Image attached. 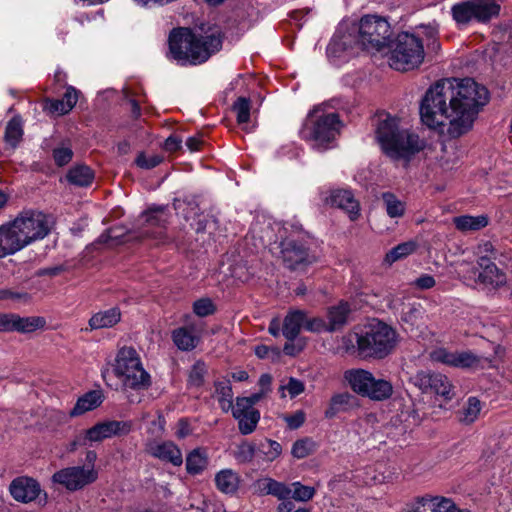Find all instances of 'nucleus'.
I'll list each match as a JSON object with an SVG mask.
<instances>
[{"instance_id":"30","label":"nucleus","mask_w":512,"mask_h":512,"mask_svg":"<svg viewBox=\"0 0 512 512\" xmlns=\"http://www.w3.org/2000/svg\"><path fill=\"white\" fill-rule=\"evenodd\" d=\"M306 313L302 310L290 311L284 318L282 333L288 341H293L304 327Z\"/></svg>"},{"instance_id":"50","label":"nucleus","mask_w":512,"mask_h":512,"mask_svg":"<svg viewBox=\"0 0 512 512\" xmlns=\"http://www.w3.org/2000/svg\"><path fill=\"white\" fill-rule=\"evenodd\" d=\"M250 100L245 97H239L233 105L236 112L237 122L239 124H246L250 119Z\"/></svg>"},{"instance_id":"33","label":"nucleus","mask_w":512,"mask_h":512,"mask_svg":"<svg viewBox=\"0 0 512 512\" xmlns=\"http://www.w3.org/2000/svg\"><path fill=\"white\" fill-rule=\"evenodd\" d=\"M239 476L232 469H223L215 475L217 489L225 494H233L239 487Z\"/></svg>"},{"instance_id":"10","label":"nucleus","mask_w":512,"mask_h":512,"mask_svg":"<svg viewBox=\"0 0 512 512\" xmlns=\"http://www.w3.org/2000/svg\"><path fill=\"white\" fill-rule=\"evenodd\" d=\"M26 247L45 238L51 230L50 218L40 211H25L11 221Z\"/></svg>"},{"instance_id":"8","label":"nucleus","mask_w":512,"mask_h":512,"mask_svg":"<svg viewBox=\"0 0 512 512\" xmlns=\"http://www.w3.org/2000/svg\"><path fill=\"white\" fill-rule=\"evenodd\" d=\"M341 121L338 114H320V109H314L304 125L303 138L314 142L317 148H326L340 132Z\"/></svg>"},{"instance_id":"5","label":"nucleus","mask_w":512,"mask_h":512,"mask_svg":"<svg viewBox=\"0 0 512 512\" xmlns=\"http://www.w3.org/2000/svg\"><path fill=\"white\" fill-rule=\"evenodd\" d=\"M388 48V64L396 71L416 69L425 58L423 40L409 31L398 33L390 41Z\"/></svg>"},{"instance_id":"55","label":"nucleus","mask_w":512,"mask_h":512,"mask_svg":"<svg viewBox=\"0 0 512 512\" xmlns=\"http://www.w3.org/2000/svg\"><path fill=\"white\" fill-rule=\"evenodd\" d=\"M411 33L417 34L418 37L423 41L425 40L427 44L431 39L438 37L439 31L436 24H421L416 26Z\"/></svg>"},{"instance_id":"31","label":"nucleus","mask_w":512,"mask_h":512,"mask_svg":"<svg viewBox=\"0 0 512 512\" xmlns=\"http://www.w3.org/2000/svg\"><path fill=\"white\" fill-rule=\"evenodd\" d=\"M121 320L119 308L113 307L105 311H99L89 319L91 330L110 328L115 326Z\"/></svg>"},{"instance_id":"19","label":"nucleus","mask_w":512,"mask_h":512,"mask_svg":"<svg viewBox=\"0 0 512 512\" xmlns=\"http://www.w3.org/2000/svg\"><path fill=\"white\" fill-rule=\"evenodd\" d=\"M477 264L480 268V272L477 277L478 282L493 287H499L505 284V274L496 266L493 261H491V257L488 255L479 256Z\"/></svg>"},{"instance_id":"23","label":"nucleus","mask_w":512,"mask_h":512,"mask_svg":"<svg viewBox=\"0 0 512 512\" xmlns=\"http://www.w3.org/2000/svg\"><path fill=\"white\" fill-rule=\"evenodd\" d=\"M146 451L152 457L163 462H169L174 466H180L183 463L181 450L171 441L149 443L146 447Z\"/></svg>"},{"instance_id":"6","label":"nucleus","mask_w":512,"mask_h":512,"mask_svg":"<svg viewBox=\"0 0 512 512\" xmlns=\"http://www.w3.org/2000/svg\"><path fill=\"white\" fill-rule=\"evenodd\" d=\"M113 372L126 389L145 390L151 385L150 375L143 368L139 354L132 347L119 349Z\"/></svg>"},{"instance_id":"4","label":"nucleus","mask_w":512,"mask_h":512,"mask_svg":"<svg viewBox=\"0 0 512 512\" xmlns=\"http://www.w3.org/2000/svg\"><path fill=\"white\" fill-rule=\"evenodd\" d=\"M396 345V331L384 322L373 321L357 336V355L361 359H383Z\"/></svg>"},{"instance_id":"26","label":"nucleus","mask_w":512,"mask_h":512,"mask_svg":"<svg viewBox=\"0 0 512 512\" xmlns=\"http://www.w3.org/2000/svg\"><path fill=\"white\" fill-rule=\"evenodd\" d=\"M453 501L449 498L425 496L417 498L413 504V512H451Z\"/></svg>"},{"instance_id":"38","label":"nucleus","mask_w":512,"mask_h":512,"mask_svg":"<svg viewBox=\"0 0 512 512\" xmlns=\"http://www.w3.org/2000/svg\"><path fill=\"white\" fill-rule=\"evenodd\" d=\"M456 228L462 232L477 231L487 226L488 219L486 216H470L463 215L454 218Z\"/></svg>"},{"instance_id":"34","label":"nucleus","mask_w":512,"mask_h":512,"mask_svg":"<svg viewBox=\"0 0 512 512\" xmlns=\"http://www.w3.org/2000/svg\"><path fill=\"white\" fill-rule=\"evenodd\" d=\"M208 466V454L204 448H195L186 456V470L188 474L198 475Z\"/></svg>"},{"instance_id":"42","label":"nucleus","mask_w":512,"mask_h":512,"mask_svg":"<svg viewBox=\"0 0 512 512\" xmlns=\"http://www.w3.org/2000/svg\"><path fill=\"white\" fill-rule=\"evenodd\" d=\"M381 198L389 217L399 218L404 215L405 204L395 194L384 192Z\"/></svg>"},{"instance_id":"41","label":"nucleus","mask_w":512,"mask_h":512,"mask_svg":"<svg viewBox=\"0 0 512 512\" xmlns=\"http://www.w3.org/2000/svg\"><path fill=\"white\" fill-rule=\"evenodd\" d=\"M418 247L417 242L415 241H407L398 244L394 248H392L385 256V262L388 264H393L394 262L403 259L409 255H411Z\"/></svg>"},{"instance_id":"21","label":"nucleus","mask_w":512,"mask_h":512,"mask_svg":"<svg viewBox=\"0 0 512 512\" xmlns=\"http://www.w3.org/2000/svg\"><path fill=\"white\" fill-rule=\"evenodd\" d=\"M25 247V242L21 239L12 222L0 226V258L13 255Z\"/></svg>"},{"instance_id":"45","label":"nucleus","mask_w":512,"mask_h":512,"mask_svg":"<svg viewBox=\"0 0 512 512\" xmlns=\"http://www.w3.org/2000/svg\"><path fill=\"white\" fill-rule=\"evenodd\" d=\"M257 449L266 461L275 460L282 452L281 445L277 441L270 439L261 441Z\"/></svg>"},{"instance_id":"60","label":"nucleus","mask_w":512,"mask_h":512,"mask_svg":"<svg viewBox=\"0 0 512 512\" xmlns=\"http://www.w3.org/2000/svg\"><path fill=\"white\" fill-rule=\"evenodd\" d=\"M29 299L30 296L26 292H15L10 289H0V300L27 302Z\"/></svg>"},{"instance_id":"18","label":"nucleus","mask_w":512,"mask_h":512,"mask_svg":"<svg viewBox=\"0 0 512 512\" xmlns=\"http://www.w3.org/2000/svg\"><path fill=\"white\" fill-rule=\"evenodd\" d=\"M431 358L436 362L459 368H469L479 363L477 356L471 352H450L444 348L434 350Z\"/></svg>"},{"instance_id":"27","label":"nucleus","mask_w":512,"mask_h":512,"mask_svg":"<svg viewBox=\"0 0 512 512\" xmlns=\"http://www.w3.org/2000/svg\"><path fill=\"white\" fill-rule=\"evenodd\" d=\"M372 374L362 368H352L343 373V379L353 392L364 397Z\"/></svg>"},{"instance_id":"57","label":"nucleus","mask_w":512,"mask_h":512,"mask_svg":"<svg viewBox=\"0 0 512 512\" xmlns=\"http://www.w3.org/2000/svg\"><path fill=\"white\" fill-rule=\"evenodd\" d=\"M44 111L49 114L65 115L69 113L61 99H47L44 104Z\"/></svg>"},{"instance_id":"20","label":"nucleus","mask_w":512,"mask_h":512,"mask_svg":"<svg viewBox=\"0 0 512 512\" xmlns=\"http://www.w3.org/2000/svg\"><path fill=\"white\" fill-rule=\"evenodd\" d=\"M25 247V242L21 239L12 222L0 226V258L13 255Z\"/></svg>"},{"instance_id":"11","label":"nucleus","mask_w":512,"mask_h":512,"mask_svg":"<svg viewBox=\"0 0 512 512\" xmlns=\"http://www.w3.org/2000/svg\"><path fill=\"white\" fill-rule=\"evenodd\" d=\"M132 424L129 421L100 422L79 434L72 443V450L76 446H86L89 442H101L114 436H124L130 433Z\"/></svg>"},{"instance_id":"2","label":"nucleus","mask_w":512,"mask_h":512,"mask_svg":"<svg viewBox=\"0 0 512 512\" xmlns=\"http://www.w3.org/2000/svg\"><path fill=\"white\" fill-rule=\"evenodd\" d=\"M223 34L217 26L174 29L169 36L171 57L181 65H199L218 52Z\"/></svg>"},{"instance_id":"14","label":"nucleus","mask_w":512,"mask_h":512,"mask_svg":"<svg viewBox=\"0 0 512 512\" xmlns=\"http://www.w3.org/2000/svg\"><path fill=\"white\" fill-rule=\"evenodd\" d=\"M98 472L93 467L73 466L61 469L53 474L54 483L64 486L70 491L82 489L96 481Z\"/></svg>"},{"instance_id":"49","label":"nucleus","mask_w":512,"mask_h":512,"mask_svg":"<svg viewBox=\"0 0 512 512\" xmlns=\"http://www.w3.org/2000/svg\"><path fill=\"white\" fill-rule=\"evenodd\" d=\"M73 157V150L70 144L62 143L53 149V159L57 166L68 164Z\"/></svg>"},{"instance_id":"28","label":"nucleus","mask_w":512,"mask_h":512,"mask_svg":"<svg viewBox=\"0 0 512 512\" xmlns=\"http://www.w3.org/2000/svg\"><path fill=\"white\" fill-rule=\"evenodd\" d=\"M393 393L394 387L390 380L385 378H376L372 374L364 397L372 401L382 402L390 399Z\"/></svg>"},{"instance_id":"46","label":"nucleus","mask_w":512,"mask_h":512,"mask_svg":"<svg viewBox=\"0 0 512 512\" xmlns=\"http://www.w3.org/2000/svg\"><path fill=\"white\" fill-rule=\"evenodd\" d=\"M316 450V443L311 438H303L294 442L291 454L297 459H303Z\"/></svg>"},{"instance_id":"25","label":"nucleus","mask_w":512,"mask_h":512,"mask_svg":"<svg viewBox=\"0 0 512 512\" xmlns=\"http://www.w3.org/2000/svg\"><path fill=\"white\" fill-rule=\"evenodd\" d=\"M329 202L348 213L351 220H356L360 215V205L353 193L349 190H335L331 193Z\"/></svg>"},{"instance_id":"13","label":"nucleus","mask_w":512,"mask_h":512,"mask_svg":"<svg viewBox=\"0 0 512 512\" xmlns=\"http://www.w3.org/2000/svg\"><path fill=\"white\" fill-rule=\"evenodd\" d=\"M411 381L423 393L433 392L446 401L452 400L455 396L451 381L441 373L419 371L411 377Z\"/></svg>"},{"instance_id":"32","label":"nucleus","mask_w":512,"mask_h":512,"mask_svg":"<svg viewBox=\"0 0 512 512\" xmlns=\"http://www.w3.org/2000/svg\"><path fill=\"white\" fill-rule=\"evenodd\" d=\"M103 396L100 391L93 390L80 397L73 409L69 412L71 417L79 416L101 405Z\"/></svg>"},{"instance_id":"16","label":"nucleus","mask_w":512,"mask_h":512,"mask_svg":"<svg viewBox=\"0 0 512 512\" xmlns=\"http://www.w3.org/2000/svg\"><path fill=\"white\" fill-rule=\"evenodd\" d=\"M174 209L182 215L186 221H190L191 227L197 232H205L209 221L200 213L199 203L196 199L175 200Z\"/></svg>"},{"instance_id":"56","label":"nucleus","mask_w":512,"mask_h":512,"mask_svg":"<svg viewBox=\"0 0 512 512\" xmlns=\"http://www.w3.org/2000/svg\"><path fill=\"white\" fill-rule=\"evenodd\" d=\"M282 391L287 390L291 398H295L305 390L304 383L294 377H290L287 384L280 387Z\"/></svg>"},{"instance_id":"1","label":"nucleus","mask_w":512,"mask_h":512,"mask_svg":"<svg viewBox=\"0 0 512 512\" xmlns=\"http://www.w3.org/2000/svg\"><path fill=\"white\" fill-rule=\"evenodd\" d=\"M488 100V90L471 78L443 79L426 92L420 106L421 120L434 129L447 126L448 136L458 138L472 128Z\"/></svg>"},{"instance_id":"64","label":"nucleus","mask_w":512,"mask_h":512,"mask_svg":"<svg viewBox=\"0 0 512 512\" xmlns=\"http://www.w3.org/2000/svg\"><path fill=\"white\" fill-rule=\"evenodd\" d=\"M305 422V413L301 410L296 411L293 415L286 417V423L290 429H298Z\"/></svg>"},{"instance_id":"61","label":"nucleus","mask_w":512,"mask_h":512,"mask_svg":"<svg viewBox=\"0 0 512 512\" xmlns=\"http://www.w3.org/2000/svg\"><path fill=\"white\" fill-rule=\"evenodd\" d=\"M79 98V91L73 86H69L61 99L66 106V109L70 112L77 104Z\"/></svg>"},{"instance_id":"39","label":"nucleus","mask_w":512,"mask_h":512,"mask_svg":"<svg viewBox=\"0 0 512 512\" xmlns=\"http://www.w3.org/2000/svg\"><path fill=\"white\" fill-rule=\"evenodd\" d=\"M215 394L220 408L224 412L230 411L233 404V391L229 380L215 382Z\"/></svg>"},{"instance_id":"40","label":"nucleus","mask_w":512,"mask_h":512,"mask_svg":"<svg viewBox=\"0 0 512 512\" xmlns=\"http://www.w3.org/2000/svg\"><path fill=\"white\" fill-rule=\"evenodd\" d=\"M481 409L480 400L476 397H469L460 412L459 421L464 424H472L477 420Z\"/></svg>"},{"instance_id":"29","label":"nucleus","mask_w":512,"mask_h":512,"mask_svg":"<svg viewBox=\"0 0 512 512\" xmlns=\"http://www.w3.org/2000/svg\"><path fill=\"white\" fill-rule=\"evenodd\" d=\"M46 320L40 316L21 317L18 314L10 315V332L31 333L44 328Z\"/></svg>"},{"instance_id":"59","label":"nucleus","mask_w":512,"mask_h":512,"mask_svg":"<svg viewBox=\"0 0 512 512\" xmlns=\"http://www.w3.org/2000/svg\"><path fill=\"white\" fill-rule=\"evenodd\" d=\"M304 328L310 332L328 331L327 322H325L322 318L319 317H314L310 319L306 317V320L304 321Z\"/></svg>"},{"instance_id":"48","label":"nucleus","mask_w":512,"mask_h":512,"mask_svg":"<svg viewBox=\"0 0 512 512\" xmlns=\"http://www.w3.org/2000/svg\"><path fill=\"white\" fill-rule=\"evenodd\" d=\"M255 453L256 446L244 441L237 446L234 452V457L239 463H249L253 460Z\"/></svg>"},{"instance_id":"58","label":"nucleus","mask_w":512,"mask_h":512,"mask_svg":"<svg viewBox=\"0 0 512 512\" xmlns=\"http://www.w3.org/2000/svg\"><path fill=\"white\" fill-rule=\"evenodd\" d=\"M232 415L234 418H240L241 414H248L249 411H258L253 408L248 400L243 399V397H237L235 405L232 404V408H230Z\"/></svg>"},{"instance_id":"43","label":"nucleus","mask_w":512,"mask_h":512,"mask_svg":"<svg viewBox=\"0 0 512 512\" xmlns=\"http://www.w3.org/2000/svg\"><path fill=\"white\" fill-rule=\"evenodd\" d=\"M23 136L21 120L17 117L12 118L6 125L5 142L13 149L19 144Z\"/></svg>"},{"instance_id":"52","label":"nucleus","mask_w":512,"mask_h":512,"mask_svg":"<svg viewBox=\"0 0 512 512\" xmlns=\"http://www.w3.org/2000/svg\"><path fill=\"white\" fill-rule=\"evenodd\" d=\"M216 307L210 298H200L193 303V312L199 317L212 315Z\"/></svg>"},{"instance_id":"37","label":"nucleus","mask_w":512,"mask_h":512,"mask_svg":"<svg viewBox=\"0 0 512 512\" xmlns=\"http://www.w3.org/2000/svg\"><path fill=\"white\" fill-rule=\"evenodd\" d=\"M66 178L73 185L87 187L92 184L94 173L88 166L76 165L68 171Z\"/></svg>"},{"instance_id":"24","label":"nucleus","mask_w":512,"mask_h":512,"mask_svg":"<svg viewBox=\"0 0 512 512\" xmlns=\"http://www.w3.org/2000/svg\"><path fill=\"white\" fill-rule=\"evenodd\" d=\"M172 341L181 351H191L200 342L201 333L195 324L179 327L172 332Z\"/></svg>"},{"instance_id":"63","label":"nucleus","mask_w":512,"mask_h":512,"mask_svg":"<svg viewBox=\"0 0 512 512\" xmlns=\"http://www.w3.org/2000/svg\"><path fill=\"white\" fill-rule=\"evenodd\" d=\"M273 480L272 478L265 477L258 479L254 483L255 491L260 495H271L272 494V488H273Z\"/></svg>"},{"instance_id":"9","label":"nucleus","mask_w":512,"mask_h":512,"mask_svg":"<svg viewBox=\"0 0 512 512\" xmlns=\"http://www.w3.org/2000/svg\"><path fill=\"white\" fill-rule=\"evenodd\" d=\"M500 4L496 0H465L451 8L457 24L467 25L472 21L487 23L500 13Z\"/></svg>"},{"instance_id":"3","label":"nucleus","mask_w":512,"mask_h":512,"mask_svg":"<svg viewBox=\"0 0 512 512\" xmlns=\"http://www.w3.org/2000/svg\"><path fill=\"white\" fill-rule=\"evenodd\" d=\"M376 138L383 152L393 161L409 162L425 147V141L415 132L402 127L395 117L386 115L376 128Z\"/></svg>"},{"instance_id":"36","label":"nucleus","mask_w":512,"mask_h":512,"mask_svg":"<svg viewBox=\"0 0 512 512\" xmlns=\"http://www.w3.org/2000/svg\"><path fill=\"white\" fill-rule=\"evenodd\" d=\"M353 396L348 393H338L331 397L329 405L325 410V417L327 419L334 418L338 413L345 412L351 408V401Z\"/></svg>"},{"instance_id":"62","label":"nucleus","mask_w":512,"mask_h":512,"mask_svg":"<svg viewBox=\"0 0 512 512\" xmlns=\"http://www.w3.org/2000/svg\"><path fill=\"white\" fill-rule=\"evenodd\" d=\"M272 494L279 500H286L291 496L292 489L282 482L273 480Z\"/></svg>"},{"instance_id":"35","label":"nucleus","mask_w":512,"mask_h":512,"mask_svg":"<svg viewBox=\"0 0 512 512\" xmlns=\"http://www.w3.org/2000/svg\"><path fill=\"white\" fill-rule=\"evenodd\" d=\"M350 312L348 303L341 302L328 310V332H334L341 329L347 323V317Z\"/></svg>"},{"instance_id":"51","label":"nucleus","mask_w":512,"mask_h":512,"mask_svg":"<svg viewBox=\"0 0 512 512\" xmlns=\"http://www.w3.org/2000/svg\"><path fill=\"white\" fill-rule=\"evenodd\" d=\"M145 217L149 225L162 227L167 222L166 207L158 206L150 208L146 212Z\"/></svg>"},{"instance_id":"53","label":"nucleus","mask_w":512,"mask_h":512,"mask_svg":"<svg viewBox=\"0 0 512 512\" xmlns=\"http://www.w3.org/2000/svg\"><path fill=\"white\" fill-rule=\"evenodd\" d=\"M291 495L297 501H309L315 494V489L310 486L302 485L300 482L292 483Z\"/></svg>"},{"instance_id":"47","label":"nucleus","mask_w":512,"mask_h":512,"mask_svg":"<svg viewBox=\"0 0 512 512\" xmlns=\"http://www.w3.org/2000/svg\"><path fill=\"white\" fill-rule=\"evenodd\" d=\"M207 366L203 361H197L191 368L188 376V384L193 387H200L204 384Z\"/></svg>"},{"instance_id":"54","label":"nucleus","mask_w":512,"mask_h":512,"mask_svg":"<svg viewBox=\"0 0 512 512\" xmlns=\"http://www.w3.org/2000/svg\"><path fill=\"white\" fill-rule=\"evenodd\" d=\"M163 161V157L157 154L146 155L144 152H140L135 159L136 165L141 169H152L158 166Z\"/></svg>"},{"instance_id":"15","label":"nucleus","mask_w":512,"mask_h":512,"mask_svg":"<svg viewBox=\"0 0 512 512\" xmlns=\"http://www.w3.org/2000/svg\"><path fill=\"white\" fill-rule=\"evenodd\" d=\"M354 45H358L356 35L351 32L338 30L327 46V56L334 62L346 61L352 54Z\"/></svg>"},{"instance_id":"7","label":"nucleus","mask_w":512,"mask_h":512,"mask_svg":"<svg viewBox=\"0 0 512 512\" xmlns=\"http://www.w3.org/2000/svg\"><path fill=\"white\" fill-rule=\"evenodd\" d=\"M358 45L365 50L381 51L388 47L391 27L386 18L378 15H365L353 27Z\"/></svg>"},{"instance_id":"44","label":"nucleus","mask_w":512,"mask_h":512,"mask_svg":"<svg viewBox=\"0 0 512 512\" xmlns=\"http://www.w3.org/2000/svg\"><path fill=\"white\" fill-rule=\"evenodd\" d=\"M235 419L238 421L239 432L242 435H248L255 431L260 420V413L259 411H249L248 414H241L240 418Z\"/></svg>"},{"instance_id":"12","label":"nucleus","mask_w":512,"mask_h":512,"mask_svg":"<svg viewBox=\"0 0 512 512\" xmlns=\"http://www.w3.org/2000/svg\"><path fill=\"white\" fill-rule=\"evenodd\" d=\"M9 492L14 500L20 503L37 502L39 505H46L47 493L42 490L40 483L28 476H19L13 479L9 485Z\"/></svg>"},{"instance_id":"22","label":"nucleus","mask_w":512,"mask_h":512,"mask_svg":"<svg viewBox=\"0 0 512 512\" xmlns=\"http://www.w3.org/2000/svg\"><path fill=\"white\" fill-rule=\"evenodd\" d=\"M25 247V242L21 239L12 222L0 226V258L13 255Z\"/></svg>"},{"instance_id":"17","label":"nucleus","mask_w":512,"mask_h":512,"mask_svg":"<svg viewBox=\"0 0 512 512\" xmlns=\"http://www.w3.org/2000/svg\"><path fill=\"white\" fill-rule=\"evenodd\" d=\"M281 252L285 265L291 270L301 269L315 260L303 245L293 240L283 242Z\"/></svg>"}]
</instances>
